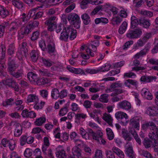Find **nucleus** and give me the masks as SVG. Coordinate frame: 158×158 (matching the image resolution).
Returning a JSON list of instances; mask_svg holds the SVG:
<instances>
[{
  "label": "nucleus",
  "instance_id": "1",
  "mask_svg": "<svg viewBox=\"0 0 158 158\" xmlns=\"http://www.w3.org/2000/svg\"><path fill=\"white\" fill-rule=\"evenodd\" d=\"M7 65V71L9 74L13 77L17 79H21L23 75V71L22 69L15 71L17 67L15 61L10 57L8 58Z\"/></svg>",
  "mask_w": 158,
  "mask_h": 158
},
{
  "label": "nucleus",
  "instance_id": "2",
  "mask_svg": "<svg viewBox=\"0 0 158 158\" xmlns=\"http://www.w3.org/2000/svg\"><path fill=\"white\" fill-rule=\"evenodd\" d=\"M77 31L71 26L63 28L61 31L59 39L60 40L67 42L69 37L70 40H74L77 36Z\"/></svg>",
  "mask_w": 158,
  "mask_h": 158
},
{
  "label": "nucleus",
  "instance_id": "3",
  "mask_svg": "<svg viewBox=\"0 0 158 158\" xmlns=\"http://www.w3.org/2000/svg\"><path fill=\"white\" fill-rule=\"evenodd\" d=\"M67 19L69 23L73 24L75 28L79 29L80 27V18L79 16L75 13L69 14L67 17Z\"/></svg>",
  "mask_w": 158,
  "mask_h": 158
},
{
  "label": "nucleus",
  "instance_id": "4",
  "mask_svg": "<svg viewBox=\"0 0 158 158\" xmlns=\"http://www.w3.org/2000/svg\"><path fill=\"white\" fill-rule=\"evenodd\" d=\"M28 55L27 43L23 42L19 45V48L17 53L16 56L18 58L21 60L24 56L26 57Z\"/></svg>",
  "mask_w": 158,
  "mask_h": 158
},
{
  "label": "nucleus",
  "instance_id": "5",
  "mask_svg": "<svg viewBox=\"0 0 158 158\" xmlns=\"http://www.w3.org/2000/svg\"><path fill=\"white\" fill-rule=\"evenodd\" d=\"M20 21L13 22L11 23L8 31V33L11 35H14L18 30L23 25Z\"/></svg>",
  "mask_w": 158,
  "mask_h": 158
},
{
  "label": "nucleus",
  "instance_id": "6",
  "mask_svg": "<svg viewBox=\"0 0 158 158\" xmlns=\"http://www.w3.org/2000/svg\"><path fill=\"white\" fill-rule=\"evenodd\" d=\"M142 34V31L139 28L129 30L126 34L127 37L129 39H137L139 38Z\"/></svg>",
  "mask_w": 158,
  "mask_h": 158
},
{
  "label": "nucleus",
  "instance_id": "7",
  "mask_svg": "<svg viewBox=\"0 0 158 158\" xmlns=\"http://www.w3.org/2000/svg\"><path fill=\"white\" fill-rule=\"evenodd\" d=\"M48 43L47 45V50L48 53L51 56L54 55L56 52L55 46L54 41L52 39H49L47 40Z\"/></svg>",
  "mask_w": 158,
  "mask_h": 158
},
{
  "label": "nucleus",
  "instance_id": "8",
  "mask_svg": "<svg viewBox=\"0 0 158 158\" xmlns=\"http://www.w3.org/2000/svg\"><path fill=\"white\" fill-rule=\"evenodd\" d=\"M5 85L14 89L16 91H18L19 90L18 84H17L15 81L12 78H9L6 79L5 81Z\"/></svg>",
  "mask_w": 158,
  "mask_h": 158
},
{
  "label": "nucleus",
  "instance_id": "9",
  "mask_svg": "<svg viewBox=\"0 0 158 158\" xmlns=\"http://www.w3.org/2000/svg\"><path fill=\"white\" fill-rule=\"evenodd\" d=\"M55 16L49 18L45 22V24L47 26L48 30L51 31L54 30L56 27V23L55 21L56 19Z\"/></svg>",
  "mask_w": 158,
  "mask_h": 158
},
{
  "label": "nucleus",
  "instance_id": "10",
  "mask_svg": "<svg viewBox=\"0 0 158 158\" xmlns=\"http://www.w3.org/2000/svg\"><path fill=\"white\" fill-rule=\"evenodd\" d=\"M140 118L138 116H135L130 120L129 124L132 127L135 128L137 130H139V121Z\"/></svg>",
  "mask_w": 158,
  "mask_h": 158
},
{
  "label": "nucleus",
  "instance_id": "11",
  "mask_svg": "<svg viewBox=\"0 0 158 158\" xmlns=\"http://www.w3.org/2000/svg\"><path fill=\"white\" fill-rule=\"evenodd\" d=\"M125 153L128 156L133 158L135 157V154L132 145L128 143L126 144Z\"/></svg>",
  "mask_w": 158,
  "mask_h": 158
},
{
  "label": "nucleus",
  "instance_id": "12",
  "mask_svg": "<svg viewBox=\"0 0 158 158\" xmlns=\"http://www.w3.org/2000/svg\"><path fill=\"white\" fill-rule=\"evenodd\" d=\"M156 125L152 121H145L141 125L142 130L146 131L149 128L150 129L153 130L156 127Z\"/></svg>",
  "mask_w": 158,
  "mask_h": 158
},
{
  "label": "nucleus",
  "instance_id": "13",
  "mask_svg": "<svg viewBox=\"0 0 158 158\" xmlns=\"http://www.w3.org/2000/svg\"><path fill=\"white\" fill-rule=\"evenodd\" d=\"M118 106L119 108L126 110H128L131 108V103L126 100H124L119 102Z\"/></svg>",
  "mask_w": 158,
  "mask_h": 158
},
{
  "label": "nucleus",
  "instance_id": "14",
  "mask_svg": "<svg viewBox=\"0 0 158 158\" xmlns=\"http://www.w3.org/2000/svg\"><path fill=\"white\" fill-rule=\"evenodd\" d=\"M56 156L59 158H65L66 157L65 151L62 148V146L60 145L56 148Z\"/></svg>",
  "mask_w": 158,
  "mask_h": 158
},
{
  "label": "nucleus",
  "instance_id": "15",
  "mask_svg": "<svg viewBox=\"0 0 158 158\" xmlns=\"http://www.w3.org/2000/svg\"><path fill=\"white\" fill-rule=\"evenodd\" d=\"M15 129L14 131V135L15 137L20 136L22 134L23 128L21 124L19 123H16L14 124Z\"/></svg>",
  "mask_w": 158,
  "mask_h": 158
},
{
  "label": "nucleus",
  "instance_id": "16",
  "mask_svg": "<svg viewBox=\"0 0 158 158\" xmlns=\"http://www.w3.org/2000/svg\"><path fill=\"white\" fill-rule=\"evenodd\" d=\"M150 21L148 19L141 18L139 19V25L143 27L148 29L150 25Z\"/></svg>",
  "mask_w": 158,
  "mask_h": 158
},
{
  "label": "nucleus",
  "instance_id": "17",
  "mask_svg": "<svg viewBox=\"0 0 158 158\" xmlns=\"http://www.w3.org/2000/svg\"><path fill=\"white\" fill-rule=\"evenodd\" d=\"M124 84L126 86L130 88L131 87V85L136 87L138 86V82L136 80L128 79L125 81Z\"/></svg>",
  "mask_w": 158,
  "mask_h": 158
},
{
  "label": "nucleus",
  "instance_id": "18",
  "mask_svg": "<svg viewBox=\"0 0 158 158\" xmlns=\"http://www.w3.org/2000/svg\"><path fill=\"white\" fill-rule=\"evenodd\" d=\"M102 119L110 126H113L112 122L113 121V119L111 118V116L110 114H108L106 113L104 114L102 117Z\"/></svg>",
  "mask_w": 158,
  "mask_h": 158
},
{
  "label": "nucleus",
  "instance_id": "19",
  "mask_svg": "<svg viewBox=\"0 0 158 158\" xmlns=\"http://www.w3.org/2000/svg\"><path fill=\"white\" fill-rule=\"evenodd\" d=\"M122 134L123 138L126 141H130L132 139L130 133L126 130L123 129L122 130Z\"/></svg>",
  "mask_w": 158,
  "mask_h": 158
},
{
  "label": "nucleus",
  "instance_id": "20",
  "mask_svg": "<svg viewBox=\"0 0 158 158\" xmlns=\"http://www.w3.org/2000/svg\"><path fill=\"white\" fill-rule=\"evenodd\" d=\"M10 11L3 6L0 5V15L2 18H4L9 15Z\"/></svg>",
  "mask_w": 158,
  "mask_h": 158
},
{
  "label": "nucleus",
  "instance_id": "21",
  "mask_svg": "<svg viewBox=\"0 0 158 158\" xmlns=\"http://www.w3.org/2000/svg\"><path fill=\"white\" fill-rule=\"evenodd\" d=\"M39 98L35 94H31L29 95L27 98V103H29L32 102H38Z\"/></svg>",
  "mask_w": 158,
  "mask_h": 158
},
{
  "label": "nucleus",
  "instance_id": "22",
  "mask_svg": "<svg viewBox=\"0 0 158 158\" xmlns=\"http://www.w3.org/2000/svg\"><path fill=\"white\" fill-rule=\"evenodd\" d=\"M131 28H134L136 27L138 24L139 25V19L138 20L137 17L132 16L131 18Z\"/></svg>",
  "mask_w": 158,
  "mask_h": 158
},
{
  "label": "nucleus",
  "instance_id": "23",
  "mask_svg": "<svg viewBox=\"0 0 158 158\" xmlns=\"http://www.w3.org/2000/svg\"><path fill=\"white\" fill-rule=\"evenodd\" d=\"M155 77L152 76H143L140 79L141 81L145 83L150 82L153 81L154 79H156Z\"/></svg>",
  "mask_w": 158,
  "mask_h": 158
},
{
  "label": "nucleus",
  "instance_id": "24",
  "mask_svg": "<svg viewBox=\"0 0 158 158\" xmlns=\"http://www.w3.org/2000/svg\"><path fill=\"white\" fill-rule=\"evenodd\" d=\"M112 151L114 153H115L120 158H124L125 156L124 153L118 148L114 147L112 149Z\"/></svg>",
  "mask_w": 158,
  "mask_h": 158
},
{
  "label": "nucleus",
  "instance_id": "25",
  "mask_svg": "<svg viewBox=\"0 0 158 158\" xmlns=\"http://www.w3.org/2000/svg\"><path fill=\"white\" fill-rule=\"evenodd\" d=\"M122 21V19L119 16H117L113 17L111 20V23L113 26L118 25Z\"/></svg>",
  "mask_w": 158,
  "mask_h": 158
},
{
  "label": "nucleus",
  "instance_id": "26",
  "mask_svg": "<svg viewBox=\"0 0 158 158\" xmlns=\"http://www.w3.org/2000/svg\"><path fill=\"white\" fill-rule=\"evenodd\" d=\"M27 77L29 80L32 82L36 81L37 79V75L32 72L27 73Z\"/></svg>",
  "mask_w": 158,
  "mask_h": 158
},
{
  "label": "nucleus",
  "instance_id": "27",
  "mask_svg": "<svg viewBox=\"0 0 158 158\" xmlns=\"http://www.w3.org/2000/svg\"><path fill=\"white\" fill-rule=\"evenodd\" d=\"M149 50V49L148 48H144L143 50L140 51L139 52L137 53L134 56L135 58L139 59L140 57L146 55L148 52Z\"/></svg>",
  "mask_w": 158,
  "mask_h": 158
},
{
  "label": "nucleus",
  "instance_id": "28",
  "mask_svg": "<svg viewBox=\"0 0 158 158\" xmlns=\"http://www.w3.org/2000/svg\"><path fill=\"white\" fill-rule=\"evenodd\" d=\"M86 47V51L87 53H88V52H90V51L96 52L97 49L96 46L94 45L91 43L87 44Z\"/></svg>",
  "mask_w": 158,
  "mask_h": 158
},
{
  "label": "nucleus",
  "instance_id": "29",
  "mask_svg": "<svg viewBox=\"0 0 158 158\" xmlns=\"http://www.w3.org/2000/svg\"><path fill=\"white\" fill-rule=\"evenodd\" d=\"M103 134L101 131H98L96 133H95L94 135L92 136L94 139L98 143H100V139L103 136Z\"/></svg>",
  "mask_w": 158,
  "mask_h": 158
},
{
  "label": "nucleus",
  "instance_id": "30",
  "mask_svg": "<svg viewBox=\"0 0 158 158\" xmlns=\"http://www.w3.org/2000/svg\"><path fill=\"white\" fill-rule=\"evenodd\" d=\"M12 4L17 8L19 9H22L24 6L23 2L19 0H13L12 2Z\"/></svg>",
  "mask_w": 158,
  "mask_h": 158
},
{
  "label": "nucleus",
  "instance_id": "31",
  "mask_svg": "<svg viewBox=\"0 0 158 158\" xmlns=\"http://www.w3.org/2000/svg\"><path fill=\"white\" fill-rule=\"evenodd\" d=\"M72 152L74 156H76L78 158L81 156V150L77 146H75L73 148Z\"/></svg>",
  "mask_w": 158,
  "mask_h": 158
},
{
  "label": "nucleus",
  "instance_id": "32",
  "mask_svg": "<svg viewBox=\"0 0 158 158\" xmlns=\"http://www.w3.org/2000/svg\"><path fill=\"white\" fill-rule=\"evenodd\" d=\"M81 18L84 24L88 25L90 23V18L87 14L86 13L84 14L81 15Z\"/></svg>",
  "mask_w": 158,
  "mask_h": 158
},
{
  "label": "nucleus",
  "instance_id": "33",
  "mask_svg": "<svg viewBox=\"0 0 158 158\" xmlns=\"http://www.w3.org/2000/svg\"><path fill=\"white\" fill-rule=\"evenodd\" d=\"M115 117L117 119H123L124 118L127 119L128 118L127 114L126 113L121 111L116 112L115 114Z\"/></svg>",
  "mask_w": 158,
  "mask_h": 158
},
{
  "label": "nucleus",
  "instance_id": "34",
  "mask_svg": "<svg viewBox=\"0 0 158 158\" xmlns=\"http://www.w3.org/2000/svg\"><path fill=\"white\" fill-rule=\"evenodd\" d=\"M40 61L46 67H49L52 65V61L50 60L46 59L43 57L40 58Z\"/></svg>",
  "mask_w": 158,
  "mask_h": 158
},
{
  "label": "nucleus",
  "instance_id": "35",
  "mask_svg": "<svg viewBox=\"0 0 158 158\" xmlns=\"http://www.w3.org/2000/svg\"><path fill=\"white\" fill-rule=\"evenodd\" d=\"M60 92L57 88H54L51 91V97L53 99H57L60 97Z\"/></svg>",
  "mask_w": 158,
  "mask_h": 158
},
{
  "label": "nucleus",
  "instance_id": "36",
  "mask_svg": "<svg viewBox=\"0 0 158 158\" xmlns=\"http://www.w3.org/2000/svg\"><path fill=\"white\" fill-rule=\"evenodd\" d=\"M155 107H149L147 108L146 113L150 116H155Z\"/></svg>",
  "mask_w": 158,
  "mask_h": 158
},
{
  "label": "nucleus",
  "instance_id": "37",
  "mask_svg": "<svg viewBox=\"0 0 158 158\" xmlns=\"http://www.w3.org/2000/svg\"><path fill=\"white\" fill-rule=\"evenodd\" d=\"M127 26V24L126 22H123L118 29V32L121 34H123L126 31Z\"/></svg>",
  "mask_w": 158,
  "mask_h": 158
},
{
  "label": "nucleus",
  "instance_id": "38",
  "mask_svg": "<svg viewBox=\"0 0 158 158\" xmlns=\"http://www.w3.org/2000/svg\"><path fill=\"white\" fill-rule=\"evenodd\" d=\"M39 72L40 74L43 76L51 77L52 75L47 69H42L39 70Z\"/></svg>",
  "mask_w": 158,
  "mask_h": 158
},
{
  "label": "nucleus",
  "instance_id": "39",
  "mask_svg": "<svg viewBox=\"0 0 158 158\" xmlns=\"http://www.w3.org/2000/svg\"><path fill=\"white\" fill-rule=\"evenodd\" d=\"M90 3V0H82L80 3L81 8L82 9H86L88 7L89 4Z\"/></svg>",
  "mask_w": 158,
  "mask_h": 158
},
{
  "label": "nucleus",
  "instance_id": "40",
  "mask_svg": "<svg viewBox=\"0 0 158 158\" xmlns=\"http://www.w3.org/2000/svg\"><path fill=\"white\" fill-rule=\"evenodd\" d=\"M15 47L13 44H10L8 47L7 52L9 55L12 56L15 53Z\"/></svg>",
  "mask_w": 158,
  "mask_h": 158
},
{
  "label": "nucleus",
  "instance_id": "41",
  "mask_svg": "<svg viewBox=\"0 0 158 158\" xmlns=\"http://www.w3.org/2000/svg\"><path fill=\"white\" fill-rule=\"evenodd\" d=\"M38 52L35 50H32L30 53V56L32 60L34 62H36L38 59Z\"/></svg>",
  "mask_w": 158,
  "mask_h": 158
},
{
  "label": "nucleus",
  "instance_id": "42",
  "mask_svg": "<svg viewBox=\"0 0 158 158\" xmlns=\"http://www.w3.org/2000/svg\"><path fill=\"white\" fill-rule=\"evenodd\" d=\"M46 120L45 118L41 117L36 119L35 123L38 126H41L45 122Z\"/></svg>",
  "mask_w": 158,
  "mask_h": 158
},
{
  "label": "nucleus",
  "instance_id": "43",
  "mask_svg": "<svg viewBox=\"0 0 158 158\" xmlns=\"http://www.w3.org/2000/svg\"><path fill=\"white\" fill-rule=\"evenodd\" d=\"M14 99L10 98L6 99L4 102H3L2 105L6 107L8 105H12L14 104Z\"/></svg>",
  "mask_w": 158,
  "mask_h": 158
},
{
  "label": "nucleus",
  "instance_id": "44",
  "mask_svg": "<svg viewBox=\"0 0 158 158\" xmlns=\"http://www.w3.org/2000/svg\"><path fill=\"white\" fill-rule=\"evenodd\" d=\"M39 46L42 50L43 51H45L47 50V46L46 45L45 41L43 40H41L39 41Z\"/></svg>",
  "mask_w": 158,
  "mask_h": 158
},
{
  "label": "nucleus",
  "instance_id": "45",
  "mask_svg": "<svg viewBox=\"0 0 158 158\" xmlns=\"http://www.w3.org/2000/svg\"><path fill=\"white\" fill-rule=\"evenodd\" d=\"M107 135L109 140H111L114 138V134L111 129L109 128H107L106 129Z\"/></svg>",
  "mask_w": 158,
  "mask_h": 158
},
{
  "label": "nucleus",
  "instance_id": "46",
  "mask_svg": "<svg viewBox=\"0 0 158 158\" xmlns=\"http://www.w3.org/2000/svg\"><path fill=\"white\" fill-rule=\"evenodd\" d=\"M109 95L106 94H102L99 98V100L100 102L104 103H107L108 102Z\"/></svg>",
  "mask_w": 158,
  "mask_h": 158
},
{
  "label": "nucleus",
  "instance_id": "47",
  "mask_svg": "<svg viewBox=\"0 0 158 158\" xmlns=\"http://www.w3.org/2000/svg\"><path fill=\"white\" fill-rule=\"evenodd\" d=\"M38 102H35L34 106V108L37 110L42 109L44 106V105L45 104V102H44L41 101L40 103Z\"/></svg>",
  "mask_w": 158,
  "mask_h": 158
},
{
  "label": "nucleus",
  "instance_id": "48",
  "mask_svg": "<svg viewBox=\"0 0 158 158\" xmlns=\"http://www.w3.org/2000/svg\"><path fill=\"white\" fill-rule=\"evenodd\" d=\"M141 156H143L147 158H152V156L150 153L147 151L141 150L140 152Z\"/></svg>",
  "mask_w": 158,
  "mask_h": 158
},
{
  "label": "nucleus",
  "instance_id": "49",
  "mask_svg": "<svg viewBox=\"0 0 158 158\" xmlns=\"http://www.w3.org/2000/svg\"><path fill=\"white\" fill-rule=\"evenodd\" d=\"M151 142L148 138H145L143 142V144L144 147L146 148H150L151 147Z\"/></svg>",
  "mask_w": 158,
  "mask_h": 158
},
{
  "label": "nucleus",
  "instance_id": "50",
  "mask_svg": "<svg viewBox=\"0 0 158 158\" xmlns=\"http://www.w3.org/2000/svg\"><path fill=\"white\" fill-rule=\"evenodd\" d=\"M110 68V65L108 64H106L104 66H102L99 69V71L105 72L109 71Z\"/></svg>",
  "mask_w": 158,
  "mask_h": 158
},
{
  "label": "nucleus",
  "instance_id": "51",
  "mask_svg": "<svg viewBox=\"0 0 158 158\" xmlns=\"http://www.w3.org/2000/svg\"><path fill=\"white\" fill-rule=\"evenodd\" d=\"M68 107L67 106L62 108L59 111V115L60 116H63L68 112Z\"/></svg>",
  "mask_w": 158,
  "mask_h": 158
},
{
  "label": "nucleus",
  "instance_id": "52",
  "mask_svg": "<svg viewBox=\"0 0 158 158\" xmlns=\"http://www.w3.org/2000/svg\"><path fill=\"white\" fill-rule=\"evenodd\" d=\"M134 6L136 7H140L143 3V0H133V1Z\"/></svg>",
  "mask_w": 158,
  "mask_h": 158
},
{
  "label": "nucleus",
  "instance_id": "53",
  "mask_svg": "<svg viewBox=\"0 0 158 158\" xmlns=\"http://www.w3.org/2000/svg\"><path fill=\"white\" fill-rule=\"evenodd\" d=\"M39 24V22L38 21H34L30 22L28 24L31 29L33 30L35 28L37 27Z\"/></svg>",
  "mask_w": 158,
  "mask_h": 158
},
{
  "label": "nucleus",
  "instance_id": "54",
  "mask_svg": "<svg viewBox=\"0 0 158 158\" xmlns=\"http://www.w3.org/2000/svg\"><path fill=\"white\" fill-rule=\"evenodd\" d=\"M102 151L99 149H97L95 152L94 156L92 158H102Z\"/></svg>",
  "mask_w": 158,
  "mask_h": 158
},
{
  "label": "nucleus",
  "instance_id": "55",
  "mask_svg": "<svg viewBox=\"0 0 158 158\" xmlns=\"http://www.w3.org/2000/svg\"><path fill=\"white\" fill-rule=\"evenodd\" d=\"M32 151L31 149L27 148H26L24 152V155L25 157L28 158L31 156L32 155Z\"/></svg>",
  "mask_w": 158,
  "mask_h": 158
},
{
  "label": "nucleus",
  "instance_id": "56",
  "mask_svg": "<svg viewBox=\"0 0 158 158\" xmlns=\"http://www.w3.org/2000/svg\"><path fill=\"white\" fill-rule=\"evenodd\" d=\"M122 84L120 82L113 83L110 86L111 89H114L117 88H122Z\"/></svg>",
  "mask_w": 158,
  "mask_h": 158
},
{
  "label": "nucleus",
  "instance_id": "57",
  "mask_svg": "<svg viewBox=\"0 0 158 158\" xmlns=\"http://www.w3.org/2000/svg\"><path fill=\"white\" fill-rule=\"evenodd\" d=\"M23 102L22 100H18L16 101L15 102H14V103H15L16 105H19V106L17 107L18 110H22L23 109V106L21 105L23 103Z\"/></svg>",
  "mask_w": 158,
  "mask_h": 158
},
{
  "label": "nucleus",
  "instance_id": "58",
  "mask_svg": "<svg viewBox=\"0 0 158 158\" xmlns=\"http://www.w3.org/2000/svg\"><path fill=\"white\" fill-rule=\"evenodd\" d=\"M27 139V136L25 135H23L21 136L19 139L20 144L21 146L24 145L26 143Z\"/></svg>",
  "mask_w": 158,
  "mask_h": 158
},
{
  "label": "nucleus",
  "instance_id": "59",
  "mask_svg": "<svg viewBox=\"0 0 158 158\" xmlns=\"http://www.w3.org/2000/svg\"><path fill=\"white\" fill-rule=\"evenodd\" d=\"M105 154L107 158H116L114 152L110 150L106 151Z\"/></svg>",
  "mask_w": 158,
  "mask_h": 158
},
{
  "label": "nucleus",
  "instance_id": "60",
  "mask_svg": "<svg viewBox=\"0 0 158 158\" xmlns=\"http://www.w3.org/2000/svg\"><path fill=\"white\" fill-rule=\"evenodd\" d=\"M114 92L111 93L110 96H115L119 94H121L123 92V90L121 89H115L113 90Z\"/></svg>",
  "mask_w": 158,
  "mask_h": 158
},
{
  "label": "nucleus",
  "instance_id": "61",
  "mask_svg": "<svg viewBox=\"0 0 158 158\" xmlns=\"http://www.w3.org/2000/svg\"><path fill=\"white\" fill-rule=\"evenodd\" d=\"M40 91V95L43 98H46L48 97V92L47 90L42 89Z\"/></svg>",
  "mask_w": 158,
  "mask_h": 158
},
{
  "label": "nucleus",
  "instance_id": "62",
  "mask_svg": "<svg viewBox=\"0 0 158 158\" xmlns=\"http://www.w3.org/2000/svg\"><path fill=\"white\" fill-rule=\"evenodd\" d=\"M152 36V33L151 32H146L144 34L142 38L147 42L149 39Z\"/></svg>",
  "mask_w": 158,
  "mask_h": 158
},
{
  "label": "nucleus",
  "instance_id": "63",
  "mask_svg": "<svg viewBox=\"0 0 158 158\" xmlns=\"http://www.w3.org/2000/svg\"><path fill=\"white\" fill-rule=\"evenodd\" d=\"M148 63L152 65H158V59L152 58L148 60Z\"/></svg>",
  "mask_w": 158,
  "mask_h": 158
},
{
  "label": "nucleus",
  "instance_id": "64",
  "mask_svg": "<svg viewBox=\"0 0 158 158\" xmlns=\"http://www.w3.org/2000/svg\"><path fill=\"white\" fill-rule=\"evenodd\" d=\"M156 44L151 50L152 54H154L158 52V39L156 41Z\"/></svg>",
  "mask_w": 158,
  "mask_h": 158
}]
</instances>
